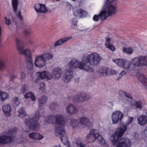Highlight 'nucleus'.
<instances>
[{
    "label": "nucleus",
    "instance_id": "nucleus-30",
    "mask_svg": "<svg viewBox=\"0 0 147 147\" xmlns=\"http://www.w3.org/2000/svg\"><path fill=\"white\" fill-rule=\"evenodd\" d=\"M29 89V87L28 85L26 84L23 85L21 87V89L18 91L17 90V88L15 90L16 92L19 93H24L25 91L28 90Z\"/></svg>",
    "mask_w": 147,
    "mask_h": 147
},
{
    "label": "nucleus",
    "instance_id": "nucleus-43",
    "mask_svg": "<svg viewBox=\"0 0 147 147\" xmlns=\"http://www.w3.org/2000/svg\"><path fill=\"white\" fill-rule=\"evenodd\" d=\"M108 70L109 71L108 75H114L116 74L117 73V71L112 69L110 68H108Z\"/></svg>",
    "mask_w": 147,
    "mask_h": 147
},
{
    "label": "nucleus",
    "instance_id": "nucleus-53",
    "mask_svg": "<svg viewBox=\"0 0 147 147\" xmlns=\"http://www.w3.org/2000/svg\"><path fill=\"white\" fill-rule=\"evenodd\" d=\"M18 17L21 20L23 19V17L21 15V12H20L18 13Z\"/></svg>",
    "mask_w": 147,
    "mask_h": 147
},
{
    "label": "nucleus",
    "instance_id": "nucleus-3",
    "mask_svg": "<svg viewBox=\"0 0 147 147\" xmlns=\"http://www.w3.org/2000/svg\"><path fill=\"white\" fill-rule=\"evenodd\" d=\"M18 112L19 113L18 115L20 117H23L25 116L24 122L30 128L34 130H36L39 128V125L38 121L40 118V116L38 111H36L33 114L31 119L28 115H26V112L23 107H20Z\"/></svg>",
    "mask_w": 147,
    "mask_h": 147
},
{
    "label": "nucleus",
    "instance_id": "nucleus-4",
    "mask_svg": "<svg viewBox=\"0 0 147 147\" xmlns=\"http://www.w3.org/2000/svg\"><path fill=\"white\" fill-rule=\"evenodd\" d=\"M53 117L55 119V124L57 125L54 127L55 134L58 137L60 136L62 142L64 143L68 142V140L65 133V121L63 115H54Z\"/></svg>",
    "mask_w": 147,
    "mask_h": 147
},
{
    "label": "nucleus",
    "instance_id": "nucleus-28",
    "mask_svg": "<svg viewBox=\"0 0 147 147\" xmlns=\"http://www.w3.org/2000/svg\"><path fill=\"white\" fill-rule=\"evenodd\" d=\"M9 94L6 92L0 90V100L3 101L9 97Z\"/></svg>",
    "mask_w": 147,
    "mask_h": 147
},
{
    "label": "nucleus",
    "instance_id": "nucleus-37",
    "mask_svg": "<svg viewBox=\"0 0 147 147\" xmlns=\"http://www.w3.org/2000/svg\"><path fill=\"white\" fill-rule=\"evenodd\" d=\"M46 96H44L39 98L38 101L40 106H42V105L45 104L46 102Z\"/></svg>",
    "mask_w": 147,
    "mask_h": 147
},
{
    "label": "nucleus",
    "instance_id": "nucleus-27",
    "mask_svg": "<svg viewBox=\"0 0 147 147\" xmlns=\"http://www.w3.org/2000/svg\"><path fill=\"white\" fill-rule=\"evenodd\" d=\"M17 77V75L14 74H12L11 76L9 82L11 84V88L14 89L16 90L17 85L13 82V80L14 79Z\"/></svg>",
    "mask_w": 147,
    "mask_h": 147
},
{
    "label": "nucleus",
    "instance_id": "nucleus-20",
    "mask_svg": "<svg viewBox=\"0 0 147 147\" xmlns=\"http://www.w3.org/2000/svg\"><path fill=\"white\" fill-rule=\"evenodd\" d=\"M2 109L3 113L7 116H9L11 115V107L9 105H3Z\"/></svg>",
    "mask_w": 147,
    "mask_h": 147
},
{
    "label": "nucleus",
    "instance_id": "nucleus-35",
    "mask_svg": "<svg viewBox=\"0 0 147 147\" xmlns=\"http://www.w3.org/2000/svg\"><path fill=\"white\" fill-rule=\"evenodd\" d=\"M21 102V100L18 97H15L13 98V105L16 106L18 105Z\"/></svg>",
    "mask_w": 147,
    "mask_h": 147
},
{
    "label": "nucleus",
    "instance_id": "nucleus-44",
    "mask_svg": "<svg viewBox=\"0 0 147 147\" xmlns=\"http://www.w3.org/2000/svg\"><path fill=\"white\" fill-rule=\"evenodd\" d=\"M20 79L21 81L24 80L26 77V75L25 73L23 71H21L20 73Z\"/></svg>",
    "mask_w": 147,
    "mask_h": 147
},
{
    "label": "nucleus",
    "instance_id": "nucleus-15",
    "mask_svg": "<svg viewBox=\"0 0 147 147\" xmlns=\"http://www.w3.org/2000/svg\"><path fill=\"white\" fill-rule=\"evenodd\" d=\"M73 14L76 17L82 18L86 17L88 13L86 11L80 8L77 9L76 11H74Z\"/></svg>",
    "mask_w": 147,
    "mask_h": 147
},
{
    "label": "nucleus",
    "instance_id": "nucleus-26",
    "mask_svg": "<svg viewBox=\"0 0 147 147\" xmlns=\"http://www.w3.org/2000/svg\"><path fill=\"white\" fill-rule=\"evenodd\" d=\"M108 68L105 67H101L99 68L98 72L100 75L105 76H108L109 71Z\"/></svg>",
    "mask_w": 147,
    "mask_h": 147
},
{
    "label": "nucleus",
    "instance_id": "nucleus-5",
    "mask_svg": "<svg viewBox=\"0 0 147 147\" xmlns=\"http://www.w3.org/2000/svg\"><path fill=\"white\" fill-rule=\"evenodd\" d=\"M15 40L17 48L19 52L22 54L26 56V63L32 62V59L30 50L28 49H24V46L22 45V42L20 39L16 38Z\"/></svg>",
    "mask_w": 147,
    "mask_h": 147
},
{
    "label": "nucleus",
    "instance_id": "nucleus-24",
    "mask_svg": "<svg viewBox=\"0 0 147 147\" xmlns=\"http://www.w3.org/2000/svg\"><path fill=\"white\" fill-rule=\"evenodd\" d=\"M30 138L35 140H41L43 138V136L37 132H33L29 134Z\"/></svg>",
    "mask_w": 147,
    "mask_h": 147
},
{
    "label": "nucleus",
    "instance_id": "nucleus-1",
    "mask_svg": "<svg viewBox=\"0 0 147 147\" xmlns=\"http://www.w3.org/2000/svg\"><path fill=\"white\" fill-rule=\"evenodd\" d=\"M101 60L100 56L96 53H92L86 57L84 55L80 62L75 59H72L69 62L67 65L69 69L65 70L64 82L65 83H67L73 77L72 70H73L75 69H83L89 72H93L94 70L93 68L88 65V64L89 63L90 65L95 66L98 64Z\"/></svg>",
    "mask_w": 147,
    "mask_h": 147
},
{
    "label": "nucleus",
    "instance_id": "nucleus-45",
    "mask_svg": "<svg viewBox=\"0 0 147 147\" xmlns=\"http://www.w3.org/2000/svg\"><path fill=\"white\" fill-rule=\"evenodd\" d=\"M26 67L28 70H31L33 68V62L26 63Z\"/></svg>",
    "mask_w": 147,
    "mask_h": 147
},
{
    "label": "nucleus",
    "instance_id": "nucleus-10",
    "mask_svg": "<svg viewBox=\"0 0 147 147\" xmlns=\"http://www.w3.org/2000/svg\"><path fill=\"white\" fill-rule=\"evenodd\" d=\"M70 100H72L74 102H80L87 100L90 97L88 95H85L84 93L79 92L77 95L74 97L68 96Z\"/></svg>",
    "mask_w": 147,
    "mask_h": 147
},
{
    "label": "nucleus",
    "instance_id": "nucleus-18",
    "mask_svg": "<svg viewBox=\"0 0 147 147\" xmlns=\"http://www.w3.org/2000/svg\"><path fill=\"white\" fill-rule=\"evenodd\" d=\"M72 38V37L71 36H70L68 37H65L59 39V40L57 41L55 43L54 45L53 44L52 45H53V47L52 48H53V47H55L58 46H60L62 45L63 43L66 42L69 40L71 39Z\"/></svg>",
    "mask_w": 147,
    "mask_h": 147
},
{
    "label": "nucleus",
    "instance_id": "nucleus-14",
    "mask_svg": "<svg viewBox=\"0 0 147 147\" xmlns=\"http://www.w3.org/2000/svg\"><path fill=\"white\" fill-rule=\"evenodd\" d=\"M123 116V113L119 111L114 112L112 116L113 123L117 124L120 123Z\"/></svg>",
    "mask_w": 147,
    "mask_h": 147
},
{
    "label": "nucleus",
    "instance_id": "nucleus-58",
    "mask_svg": "<svg viewBox=\"0 0 147 147\" xmlns=\"http://www.w3.org/2000/svg\"><path fill=\"white\" fill-rule=\"evenodd\" d=\"M46 98H47V97Z\"/></svg>",
    "mask_w": 147,
    "mask_h": 147
},
{
    "label": "nucleus",
    "instance_id": "nucleus-47",
    "mask_svg": "<svg viewBox=\"0 0 147 147\" xmlns=\"http://www.w3.org/2000/svg\"><path fill=\"white\" fill-rule=\"evenodd\" d=\"M53 57V54L51 53H47V59H49L52 58Z\"/></svg>",
    "mask_w": 147,
    "mask_h": 147
},
{
    "label": "nucleus",
    "instance_id": "nucleus-39",
    "mask_svg": "<svg viewBox=\"0 0 147 147\" xmlns=\"http://www.w3.org/2000/svg\"><path fill=\"white\" fill-rule=\"evenodd\" d=\"M38 74H39V78L42 79H44L46 77V71H44L42 72H37Z\"/></svg>",
    "mask_w": 147,
    "mask_h": 147
},
{
    "label": "nucleus",
    "instance_id": "nucleus-41",
    "mask_svg": "<svg viewBox=\"0 0 147 147\" xmlns=\"http://www.w3.org/2000/svg\"><path fill=\"white\" fill-rule=\"evenodd\" d=\"M78 22V20L75 18H74L72 20V22L73 24L71 26L72 28L73 29L76 28L77 27V23Z\"/></svg>",
    "mask_w": 147,
    "mask_h": 147
},
{
    "label": "nucleus",
    "instance_id": "nucleus-25",
    "mask_svg": "<svg viewBox=\"0 0 147 147\" xmlns=\"http://www.w3.org/2000/svg\"><path fill=\"white\" fill-rule=\"evenodd\" d=\"M138 80L142 82L143 85L145 86L147 90V79L146 78L145 76L142 74H138Z\"/></svg>",
    "mask_w": 147,
    "mask_h": 147
},
{
    "label": "nucleus",
    "instance_id": "nucleus-8",
    "mask_svg": "<svg viewBox=\"0 0 147 147\" xmlns=\"http://www.w3.org/2000/svg\"><path fill=\"white\" fill-rule=\"evenodd\" d=\"M80 123L82 125L85 127H90L92 126V123L90 122L89 119L86 117H82L79 119V122L77 120L71 119L70 121V124L73 127H76Z\"/></svg>",
    "mask_w": 147,
    "mask_h": 147
},
{
    "label": "nucleus",
    "instance_id": "nucleus-34",
    "mask_svg": "<svg viewBox=\"0 0 147 147\" xmlns=\"http://www.w3.org/2000/svg\"><path fill=\"white\" fill-rule=\"evenodd\" d=\"M122 66V67L126 70H128L129 68L130 65V62L129 61L124 60V62Z\"/></svg>",
    "mask_w": 147,
    "mask_h": 147
},
{
    "label": "nucleus",
    "instance_id": "nucleus-51",
    "mask_svg": "<svg viewBox=\"0 0 147 147\" xmlns=\"http://www.w3.org/2000/svg\"><path fill=\"white\" fill-rule=\"evenodd\" d=\"M63 144L65 145H67V147H70V143L68 141V142H66L63 143Z\"/></svg>",
    "mask_w": 147,
    "mask_h": 147
},
{
    "label": "nucleus",
    "instance_id": "nucleus-54",
    "mask_svg": "<svg viewBox=\"0 0 147 147\" xmlns=\"http://www.w3.org/2000/svg\"><path fill=\"white\" fill-rule=\"evenodd\" d=\"M47 122L48 123H53V122L52 121H49L48 120H47Z\"/></svg>",
    "mask_w": 147,
    "mask_h": 147
},
{
    "label": "nucleus",
    "instance_id": "nucleus-55",
    "mask_svg": "<svg viewBox=\"0 0 147 147\" xmlns=\"http://www.w3.org/2000/svg\"><path fill=\"white\" fill-rule=\"evenodd\" d=\"M54 147H61V146H60V145H58L56 146H55Z\"/></svg>",
    "mask_w": 147,
    "mask_h": 147
},
{
    "label": "nucleus",
    "instance_id": "nucleus-42",
    "mask_svg": "<svg viewBox=\"0 0 147 147\" xmlns=\"http://www.w3.org/2000/svg\"><path fill=\"white\" fill-rule=\"evenodd\" d=\"M57 105V104L56 103H52L50 105L49 108L51 111H54L56 109Z\"/></svg>",
    "mask_w": 147,
    "mask_h": 147
},
{
    "label": "nucleus",
    "instance_id": "nucleus-21",
    "mask_svg": "<svg viewBox=\"0 0 147 147\" xmlns=\"http://www.w3.org/2000/svg\"><path fill=\"white\" fill-rule=\"evenodd\" d=\"M119 96L118 98L120 100H122V98L125 96L129 98L130 100H131L132 97L131 95L129 93H127L124 91L120 90L119 92Z\"/></svg>",
    "mask_w": 147,
    "mask_h": 147
},
{
    "label": "nucleus",
    "instance_id": "nucleus-49",
    "mask_svg": "<svg viewBox=\"0 0 147 147\" xmlns=\"http://www.w3.org/2000/svg\"><path fill=\"white\" fill-rule=\"evenodd\" d=\"M133 120V117H129V118L128 121V122L127 123V124H129L131 123Z\"/></svg>",
    "mask_w": 147,
    "mask_h": 147
},
{
    "label": "nucleus",
    "instance_id": "nucleus-56",
    "mask_svg": "<svg viewBox=\"0 0 147 147\" xmlns=\"http://www.w3.org/2000/svg\"><path fill=\"white\" fill-rule=\"evenodd\" d=\"M46 11H47V12L48 11L47 9V10H46Z\"/></svg>",
    "mask_w": 147,
    "mask_h": 147
},
{
    "label": "nucleus",
    "instance_id": "nucleus-46",
    "mask_svg": "<svg viewBox=\"0 0 147 147\" xmlns=\"http://www.w3.org/2000/svg\"><path fill=\"white\" fill-rule=\"evenodd\" d=\"M45 83H42L40 84V89L43 92L45 91Z\"/></svg>",
    "mask_w": 147,
    "mask_h": 147
},
{
    "label": "nucleus",
    "instance_id": "nucleus-48",
    "mask_svg": "<svg viewBox=\"0 0 147 147\" xmlns=\"http://www.w3.org/2000/svg\"><path fill=\"white\" fill-rule=\"evenodd\" d=\"M5 23L6 24L9 25L11 24V20L9 19H7L6 17H5Z\"/></svg>",
    "mask_w": 147,
    "mask_h": 147
},
{
    "label": "nucleus",
    "instance_id": "nucleus-7",
    "mask_svg": "<svg viewBox=\"0 0 147 147\" xmlns=\"http://www.w3.org/2000/svg\"><path fill=\"white\" fill-rule=\"evenodd\" d=\"M17 129V127H14L9 130L6 134L0 135V146L7 144L12 141L14 138L13 135Z\"/></svg>",
    "mask_w": 147,
    "mask_h": 147
},
{
    "label": "nucleus",
    "instance_id": "nucleus-40",
    "mask_svg": "<svg viewBox=\"0 0 147 147\" xmlns=\"http://www.w3.org/2000/svg\"><path fill=\"white\" fill-rule=\"evenodd\" d=\"M6 66L5 62L3 60H0V70H2Z\"/></svg>",
    "mask_w": 147,
    "mask_h": 147
},
{
    "label": "nucleus",
    "instance_id": "nucleus-33",
    "mask_svg": "<svg viewBox=\"0 0 147 147\" xmlns=\"http://www.w3.org/2000/svg\"><path fill=\"white\" fill-rule=\"evenodd\" d=\"M123 59H113V61H114L115 63H117V65L119 66L120 67H122V66L124 62Z\"/></svg>",
    "mask_w": 147,
    "mask_h": 147
},
{
    "label": "nucleus",
    "instance_id": "nucleus-36",
    "mask_svg": "<svg viewBox=\"0 0 147 147\" xmlns=\"http://www.w3.org/2000/svg\"><path fill=\"white\" fill-rule=\"evenodd\" d=\"M123 51L124 53L129 54H131L133 52L132 49L130 47L126 48L125 47L123 48Z\"/></svg>",
    "mask_w": 147,
    "mask_h": 147
},
{
    "label": "nucleus",
    "instance_id": "nucleus-19",
    "mask_svg": "<svg viewBox=\"0 0 147 147\" xmlns=\"http://www.w3.org/2000/svg\"><path fill=\"white\" fill-rule=\"evenodd\" d=\"M66 111L71 115L76 114L78 111V109L73 105H70L66 107Z\"/></svg>",
    "mask_w": 147,
    "mask_h": 147
},
{
    "label": "nucleus",
    "instance_id": "nucleus-6",
    "mask_svg": "<svg viewBox=\"0 0 147 147\" xmlns=\"http://www.w3.org/2000/svg\"><path fill=\"white\" fill-rule=\"evenodd\" d=\"M98 131L97 129H91L89 134L86 137V140L88 143H91L93 142L96 139L100 142L103 144H106L105 140L98 133Z\"/></svg>",
    "mask_w": 147,
    "mask_h": 147
},
{
    "label": "nucleus",
    "instance_id": "nucleus-9",
    "mask_svg": "<svg viewBox=\"0 0 147 147\" xmlns=\"http://www.w3.org/2000/svg\"><path fill=\"white\" fill-rule=\"evenodd\" d=\"M131 63L136 66H147V56H140L135 57L132 60Z\"/></svg>",
    "mask_w": 147,
    "mask_h": 147
},
{
    "label": "nucleus",
    "instance_id": "nucleus-11",
    "mask_svg": "<svg viewBox=\"0 0 147 147\" xmlns=\"http://www.w3.org/2000/svg\"><path fill=\"white\" fill-rule=\"evenodd\" d=\"M46 63V54H45L38 55L36 57L34 64L36 67L40 68H42L45 65Z\"/></svg>",
    "mask_w": 147,
    "mask_h": 147
},
{
    "label": "nucleus",
    "instance_id": "nucleus-2",
    "mask_svg": "<svg viewBox=\"0 0 147 147\" xmlns=\"http://www.w3.org/2000/svg\"><path fill=\"white\" fill-rule=\"evenodd\" d=\"M126 125L118 128L113 135V139L112 141L113 145L116 147H130L131 146L130 140L126 138H121V137L127 129Z\"/></svg>",
    "mask_w": 147,
    "mask_h": 147
},
{
    "label": "nucleus",
    "instance_id": "nucleus-50",
    "mask_svg": "<svg viewBox=\"0 0 147 147\" xmlns=\"http://www.w3.org/2000/svg\"><path fill=\"white\" fill-rule=\"evenodd\" d=\"M126 74V72L124 71L123 70L119 74V76L121 77Z\"/></svg>",
    "mask_w": 147,
    "mask_h": 147
},
{
    "label": "nucleus",
    "instance_id": "nucleus-23",
    "mask_svg": "<svg viewBox=\"0 0 147 147\" xmlns=\"http://www.w3.org/2000/svg\"><path fill=\"white\" fill-rule=\"evenodd\" d=\"M105 46L106 47L111 51H113L115 50V47L112 44H110L111 39L110 38H106Z\"/></svg>",
    "mask_w": 147,
    "mask_h": 147
},
{
    "label": "nucleus",
    "instance_id": "nucleus-32",
    "mask_svg": "<svg viewBox=\"0 0 147 147\" xmlns=\"http://www.w3.org/2000/svg\"><path fill=\"white\" fill-rule=\"evenodd\" d=\"M76 144L77 147H85L86 144L84 143L82 140L79 139H76Z\"/></svg>",
    "mask_w": 147,
    "mask_h": 147
},
{
    "label": "nucleus",
    "instance_id": "nucleus-57",
    "mask_svg": "<svg viewBox=\"0 0 147 147\" xmlns=\"http://www.w3.org/2000/svg\"><path fill=\"white\" fill-rule=\"evenodd\" d=\"M72 0L73 1H76V0Z\"/></svg>",
    "mask_w": 147,
    "mask_h": 147
},
{
    "label": "nucleus",
    "instance_id": "nucleus-17",
    "mask_svg": "<svg viewBox=\"0 0 147 147\" xmlns=\"http://www.w3.org/2000/svg\"><path fill=\"white\" fill-rule=\"evenodd\" d=\"M34 9L38 13H45L46 11V7L45 4H36L35 5Z\"/></svg>",
    "mask_w": 147,
    "mask_h": 147
},
{
    "label": "nucleus",
    "instance_id": "nucleus-13",
    "mask_svg": "<svg viewBox=\"0 0 147 147\" xmlns=\"http://www.w3.org/2000/svg\"><path fill=\"white\" fill-rule=\"evenodd\" d=\"M62 70L60 67L55 68L53 70V75L52 76L48 71H47V79L51 80L53 77L58 79L61 76Z\"/></svg>",
    "mask_w": 147,
    "mask_h": 147
},
{
    "label": "nucleus",
    "instance_id": "nucleus-52",
    "mask_svg": "<svg viewBox=\"0 0 147 147\" xmlns=\"http://www.w3.org/2000/svg\"><path fill=\"white\" fill-rule=\"evenodd\" d=\"M25 32L26 35H28L31 33L30 31L28 30H26L25 31Z\"/></svg>",
    "mask_w": 147,
    "mask_h": 147
},
{
    "label": "nucleus",
    "instance_id": "nucleus-22",
    "mask_svg": "<svg viewBox=\"0 0 147 147\" xmlns=\"http://www.w3.org/2000/svg\"><path fill=\"white\" fill-rule=\"evenodd\" d=\"M138 121L139 124L144 125L147 123V117L145 115L140 116L138 118Z\"/></svg>",
    "mask_w": 147,
    "mask_h": 147
},
{
    "label": "nucleus",
    "instance_id": "nucleus-38",
    "mask_svg": "<svg viewBox=\"0 0 147 147\" xmlns=\"http://www.w3.org/2000/svg\"><path fill=\"white\" fill-rule=\"evenodd\" d=\"M12 4L14 11H16L17 10V7L18 5V0H12Z\"/></svg>",
    "mask_w": 147,
    "mask_h": 147
},
{
    "label": "nucleus",
    "instance_id": "nucleus-16",
    "mask_svg": "<svg viewBox=\"0 0 147 147\" xmlns=\"http://www.w3.org/2000/svg\"><path fill=\"white\" fill-rule=\"evenodd\" d=\"M107 18L108 16H105V12L102 11L98 15H94L93 17V20L94 21L96 22L98 21L99 19L102 21Z\"/></svg>",
    "mask_w": 147,
    "mask_h": 147
},
{
    "label": "nucleus",
    "instance_id": "nucleus-12",
    "mask_svg": "<svg viewBox=\"0 0 147 147\" xmlns=\"http://www.w3.org/2000/svg\"><path fill=\"white\" fill-rule=\"evenodd\" d=\"M105 12V16H111L115 14L116 13V8L115 6L112 5L111 2L109 0H107L105 9L102 10Z\"/></svg>",
    "mask_w": 147,
    "mask_h": 147
},
{
    "label": "nucleus",
    "instance_id": "nucleus-31",
    "mask_svg": "<svg viewBox=\"0 0 147 147\" xmlns=\"http://www.w3.org/2000/svg\"><path fill=\"white\" fill-rule=\"evenodd\" d=\"M24 96L25 98H30L32 101H35L36 100V97L34 94L31 92H30L26 93Z\"/></svg>",
    "mask_w": 147,
    "mask_h": 147
},
{
    "label": "nucleus",
    "instance_id": "nucleus-29",
    "mask_svg": "<svg viewBox=\"0 0 147 147\" xmlns=\"http://www.w3.org/2000/svg\"><path fill=\"white\" fill-rule=\"evenodd\" d=\"M134 105L135 107V109L137 111L142 109L143 108L142 103L140 100L136 101Z\"/></svg>",
    "mask_w": 147,
    "mask_h": 147
}]
</instances>
